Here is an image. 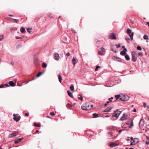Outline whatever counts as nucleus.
<instances>
[{"instance_id":"1","label":"nucleus","mask_w":149,"mask_h":149,"mask_svg":"<svg viewBox=\"0 0 149 149\" xmlns=\"http://www.w3.org/2000/svg\"><path fill=\"white\" fill-rule=\"evenodd\" d=\"M93 105L90 104L89 102H86L83 104L81 106V109L84 110H88L91 109Z\"/></svg>"},{"instance_id":"2","label":"nucleus","mask_w":149,"mask_h":149,"mask_svg":"<svg viewBox=\"0 0 149 149\" xmlns=\"http://www.w3.org/2000/svg\"><path fill=\"white\" fill-rule=\"evenodd\" d=\"M121 113V111H120L118 110H116L114 111V113L113 114L112 116L113 117L116 118H117L119 117Z\"/></svg>"},{"instance_id":"3","label":"nucleus","mask_w":149,"mask_h":149,"mask_svg":"<svg viewBox=\"0 0 149 149\" xmlns=\"http://www.w3.org/2000/svg\"><path fill=\"white\" fill-rule=\"evenodd\" d=\"M129 99V97L127 95H124L123 96H122L120 98V100L123 101H127Z\"/></svg>"},{"instance_id":"4","label":"nucleus","mask_w":149,"mask_h":149,"mask_svg":"<svg viewBox=\"0 0 149 149\" xmlns=\"http://www.w3.org/2000/svg\"><path fill=\"white\" fill-rule=\"evenodd\" d=\"M139 142V140L137 138H134V139H132L131 141V145L132 146L137 143Z\"/></svg>"},{"instance_id":"5","label":"nucleus","mask_w":149,"mask_h":149,"mask_svg":"<svg viewBox=\"0 0 149 149\" xmlns=\"http://www.w3.org/2000/svg\"><path fill=\"white\" fill-rule=\"evenodd\" d=\"M132 60L134 62H135L136 60L137 57L135 55V52H132Z\"/></svg>"},{"instance_id":"6","label":"nucleus","mask_w":149,"mask_h":149,"mask_svg":"<svg viewBox=\"0 0 149 149\" xmlns=\"http://www.w3.org/2000/svg\"><path fill=\"white\" fill-rule=\"evenodd\" d=\"M13 119L17 122H18L19 120L20 117L19 116H17V114H14L13 115Z\"/></svg>"},{"instance_id":"7","label":"nucleus","mask_w":149,"mask_h":149,"mask_svg":"<svg viewBox=\"0 0 149 149\" xmlns=\"http://www.w3.org/2000/svg\"><path fill=\"white\" fill-rule=\"evenodd\" d=\"M116 34L115 33H112L109 35V38L111 39H116Z\"/></svg>"},{"instance_id":"8","label":"nucleus","mask_w":149,"mask_h":149,"mask_svg":"<svg viewBox=\"0 0 149 149\" xmlns=\"http://www.w3.org/2000/svg\"><path fill=\"white\" fill-rule=\"evenodd\" d=\"M54 58L56 60H58L60 58L59 54L57 53H55L54 54Z\"/></svg>"},{"instance_id":"9","label":"nucleus","mask_w":149,"mask_h":149,"mask_svg":"<svg viewBox=\"0 0 149 149\" xmlns=\"http://www.w3.org/2000/svg\"><path fill=\"white\" fill-rule=\"evenodd\" d=\"M18 133L16 132H15L12 133L8 135V137L10 138H11L14 136H15L16 135L18 134Z\"/></svg>"},{"instance_id":"10","label":"nucleus","mask_w":149,"mask_h":149,"mask_svg":"<svg viewBox=\"0 0 149 149\" xmlns=\"http://www.w3.org/2000/svg\"><path fill=\"white\" fill-rule=\"evenodd\" d=\"M127 115L126 114L124 113L123 114V115L121 118L120 120H125L127 119Z\"/></svg>"},{"instance_id":"11","label":"nucleus","mask_w":149,"mask_h":149,"mask_svg":"<svg viewBox=\"0 0 149 149\" xmlns=\"http://www.w3.org/2000/svg\"><path fill=\"white\" fill-rule=\"evenodd\" d=\"M144 120L142 119L141 120L139 123V125L140 127H142L144 125Z\"/></svg>"},{"instance_id":"12","label":"nucleus","mask_w":149,"mask_h":149,"mask_svg":"<svg viewBox=\"0 0 149 149\" xmlns=\"http://www.w3.org/2000/svg\"><path fill=\"white\" fill-rule=\"evenodd\" d=\"M33 61L35 65L37 67L39 64L38 59L36 58H34Z\"/></svg>"},{"instance_id":"13","label":"nucleus","mask_w":149,"mask_h":149,"mask_svg":"<svg viewBox=\"0 0 149 149\" xmlns=\"http://www.w3.org/2000/svg\"><path fill=\"white\" fill-rule=\"evenodd\" d=\"M109 144L110 146L112 147H114L117 146L118 145V144L117 143H115L112 142H110Z\"/></svg>"},{"instance_id":"14","label":"nucleus","mask_w":149,"mask_h":149,"mask_svg":"<svg viewBox=\"0 0 149 149\" xmlns=\"http://www.w3.org/2000/svg\"><path fill=\"white\" fill-rule=\"evenodd\" d=\"M134 34L133 32H132L129 34V36H130L131 40H133Z\"/></svg>"},{"instance_id":"15","label":"nucleus","mask_w":149,"mask_h":149,"mask_svg":"<svg viewBox=\"0 0 149 149\" xmlns=\"http://www.w3.org/2000/svg\"><path fill=\"white\" fill-rule=\"evenodd\" d=\"M23 139V138L17 139L15 141V143H18L19 141H21Z\"/></svg>"},{"instance_id":"16","label":"nucleus","mask_w":149,"mask_h":149,"mask_svg":"<svg viewBox=\"0 0 149 149\" xmlns=\"http://www.w3.org/2000/svg\"><path fill=\"white\" fill-rule=\"evenodd\" d=\"M113 108L112 107H109L107 108V109L104 110V112H109Z\"/></svg>"},{"instance_id":"17","label":"nucleus","mask_w":149,"mask_h":149,"mask_svg":"<svg viewBox=\"0 0 149 149\" xmlns=\"http://www.w3.org/2000/svg\"><path fill=\"white\" fill-rule=\"evenodd\" d=\"M67 93L68 95L71 97H73V95L72 93L70 91L68 90L67 91Z\"/></svg>"},{"instance_id":"18","label":"nucleus","mask_w":149,"mask_h":149,"mask_svg":"<svg viewBox=\"0 0 149 149\" xmlns=\"http://www.w3.org/2000/svg\"><path fill=\"white\" fill-rule=\"evenodd\" d=\"M59 81L61 83V81L62 80V77L60 74H58V75Z\"/></svg>"},{"instance_id":"19","label":"nucleus","mask_w":149,"mask_h":149,"mask_svg":"<svg viewBox=\"0 0 149 149\" xmlns=\"http://www.w3.org/2000/svg\"><path fill=\"white\" fill-rule=\"evenodd\" d=\"M9 84L10 85V86H15V84L14 82L12 81H10L9 82Z\"/></svg>"},{"instance_id":"20","label":"nucleus","mask_w":149,"mask_h":149,"mask_svg":"<svg viewBox=\"0 0 149 149\" xmlns=\"http://www.w3.org/2000/svg\"><path fill=\"white\" fill-rule=\"evenodd\" d=\"M125 58L127 61H129L130 59V56L127 54H126L125 55Z\"/></svg>"},{"instance_id":"21","label":"nucleus","mask_w":149,"mask_h":149,"mask_svg":"<svg viewBox=\"0 0 149 149\" xmlns=\"http://www.w3.org/2000/svg\"><path fill=\"white\" fill-rule=\"evenodd\" d=\"M93 118H96L98 117V114L96 113H94L93 114Z\"/></svg>"},{"instance_id":"22","label":"nucleus","mask_w":149,"mask_h":149,"mask_svg":"<svg viewBox=\"0 0 149 149\" xmlns=\"http://www.w3.org/2000/svg\"><path fill=\"white\" fill-rule=\"evenodd\" d=\"M120 54L122 55H126V53L123 50L120 52Z\"/></svg>"},{"instance_id":"23","label":"nucleus","mask_w":149,"mask_h":149,"mask_svg":"<svg viewBox=\"0 0 149 149\" xmlns=\"http://www.w3.org/2000/svg\"><path fill=\"white\" fill-rule=\"evenodd\" d=\"M20 31L22 32L23 33L25 31V29L24 27H22L20 29Z\"/></svg>"},{"instance_id":"24","label":"nucleus","mask_w":149,"mask_h":149,"mask_svg":"<svg viewBox=\"0 0 149 149\" xmlns=\"http://www.w3.org/2000/svg\"><path fill=\"white\" fill-rule=\"evenodd\" d=\"M144 40H148V36L146 35H144L143 37Z\"/></svg>"},{"instance_id":"25","label":"nucleus","mask_w":149,"mask_h":149,"mask_svg":"<svg viewBox=\"0 0 149 149\" xmlns=\"http://www.w3.org/2000/svg\"><path fill=\"white\" fill-rule=\"evenodd\" d=\"M127 32L128 33L130 34L132 33V31L130 29L128 28L127 29Z\"/></svg>"},{"instance_id":"26","label":"nucleus","mask_w":149,"mask_h":149,"mask_svg":"<svg viewBox=\"0 0 149 149\" xmlns=\"http://www.w3.org/2000/svg\"><path fill=\"white\" fill-rule=\"evenodd\" d=\"M130 123H131V125L129 127V128H132L133 126V121L131 122Z\"/></svg>"},{"instance_id":"27","label":"nucleus","mask_w":149,"mask_h":149,"mask_svg":"<svg viewBox=\"0 0 149 149\" xmlns=\"http://www.w3.org/2000/svg\"><path fill=\"white\" fill-rule=\"evenodd\" d=\"M115 97H116V100H118L120 97L121 96L120 95H115Z\"/></svg>"},{"instance_id":"28","label":"nucleus","mask_w":149,"mask_h":149,"mask_svg":"<svg viewBox=\"0 0 149 149\" xmlns=\"http://www.w3.org/2000/svg\"><path fill=\"white\" fill-rule=\"evenodd\" d=\"M42 66L44 68H45L47 66V65L45 63H43L42 64Z\"/></svg>"},{"instance_id":"29","label":"nucleus","mask_w":149,"mask_h":149,"mask_svg":"<svg viewBox=\"0 0 149 149\" xmlns=\"http://www.w3.org/2000/svg\"><path fill=\"white\" fill-rule=\"evenodd\" d=\"M70 89L71 91H73L74 90V87L73 85H71L70 86Z\"/></svg>"},{"instance_id":"30","label":"nucleus","mask_w":149,"mask_h":149,"mask_svg":"<svg viewBox=\"0 0 149 149\" xmlns=\"http://www.w3.org/2000/svg\"><path fill=\"white\" fill-rule=\"evenodd\" d=\"M34 126L38 127H40V125L39 124L37 123H35L34 124Z\"/></svg>"},{"instance_id":"31","label":"nucleus","mask_w":149,"mask_h":149,"mask_svg":"<svg viewBox=\"0 0 149 149\" xmlns=\"http://www.w3.org/2000/svg\"><path fill=\"white\" fill-rule=\"evenodd\" d=\"M4 36L3 35L0 36V41L4 39Z\"/></svg>"},{"instance_id":"32","label":"nucleus","mask_w":149,"mask_h":149,"mask_svg":"<svg viewBox=\"0 0 149 149\" xmlns=\"http://www.w3.org/2000/svg\"><path fill=\"white\" fill-rule=\"evenodd\" d=\"M137 49L139 50H141L142 48L140 46H138L137 47Z\"/></svg>"},{"instance_id":"33","label":"nucleus","mask_w":149,"mask_h":149,"mask_svg":"<svg viewBox=\"0 0 149 149\" xmlns=\"http://www.w3.org/2000/svg\"><path fill=\"white\" fill-rule=\"evenodd\" d=\"M31 30V28H28L27 29V31L28 32H29L30 33H31V31H30Z\"/></svg>"},{"instance_id":"34","label":"nucleus","mask_w":149,"mask_h":149,"mask_svg":"<svg viewBox=\"0 0 149 149\" xmlns=\"http://www.w3.org/2000/svg\"><path fill=\"white\" fill-rule=\"evenodd\" d=\"M101 51L103 52H105V49L103 47H101L100 49Z\"/></svg>"},{"instance_id":"35","label":"nucleus","mask_w":149,"mask_h":149,"mask_svg":"<svg viewBox=\"0 0 149 149\" xmlns=\"http://www.w3.org/2000/svg\"><path fill=\"white\" fill-rule=\"evenodd\" d=\"M42 73V72H40L36 76L37 77H39L41 74Z\"/></svg>"},{"instance_id":"36","label":"nucleus","mask_w":149,"mask_h":149,"mask_svg":"<svg viewBox=\"0 0 149 149\" xmlns=\"http://www.w3.org/2000/svg\"><path fill=\"white\" fill-rule=\"evenodd\" d=\"M125 40L126 41H127V42L129 43H130V39L129 38H126Z\"/></svg>"},{"instance_id":"37","label":"nucleus","mask_w":149,"mask_h":149,"mask_svg":"<svg viewBox=\"0 0 149 149\" xmlns=\"http://www.w3.org/2000/svg\"><path fill=\"white\" fill-rule=\"evenodd\" d=\"M98 54L100 55H103V54L102 52V51H99L98 52Z\"/></svg>"},{"instance_id":"38","label":"nucleus","mask_w":149,"mask_h":149,"mask_svg":"<svg viewBox=\"0 0 149 149\" xmlns=\"http://www.w3.org/2000/svg\"><path fill=\"white\" fill-rule=\"evenodd\" d=\"M113 57L114 58H116L117 59H118L117 60V61H120L121 60V59L120 58H118L117 57H115V56H114Z\"/></svg>"},{"instance_id":"39","label":"nucleus","mask_w":149,"mask_h":149,"mask_svg":"<svg viewBox=\"0 0 149 149\" xmlns=\"http://www.w3.org/2000/svg\"><path fill=\"white\" fill-rule=\"evenodd\" d=\"M80 97H78V99L79 100H80L81 101L83 100V98H82V96L81 95H80Z\"/></svg>"},{"instance_id":"40","label":"nucleus","mask_w":149,"mask_h":149,"mask_svg":"<svg viewBox=\"0 0 149 149\" xmlns=\"http://www.w3.org/2000/svg\"><path fill=\"white\" fill-rule=\"evenodd\" d=\"M111 50L115 52V53H116L117 52V51L116 50H113V47H111Z\"/></svg>"},{"instance_id":"41","label":"nucleus","mask_w":149,"mask_h":149,"mask_svg":"<svg viewBox=\"0 0 149 149\" xmlns=\"http://www.w3.org/2000/svg\"><path fill=\"white\" fill-rule=\"evenodd\" d=\"M71 30H72V32L73 33H76V31L74 30V29H71Z\"/></svg>"},{"instance_id":"42","label":"nucleus","mask_w":149,"mask_h":149,"mask_svg":"<svg viewBox=\"0 0 149 149\" xmlns=\"http://www.w3.org/2000/svg\"><path fill=\"white\" fill-rule=\"evenodd\" d=\"M67 106L71 107H72V105L69 103H68L67 104Z\"/></svg>"},{"instance_id":"43","label":"nucleus","mask_w":149,"mask_h":149,"mask_svg":"<svg viewBox=\"0 0 149 149\" xmlns=\"http://www.w3.org/2000/svg\"><path fill=\"white\" fill-rule=\"evenodd\" d=\"M100 68V66H97L96 68H95V70L97 71V70L98 69Z\"/></svg>"},{"instance_id":"44","label":"nucleus","mask_w":149,"mask_h":149,"mask_svg":"<svg viewBox=\"0 0 149 149\" xmlns=\"http://www.w3.org/2000/svg\"><path fill=\"white\" fill-rule=\"evenodd\" d=\"M116 46L117 48H118L120 47V44H119L118 45H116Z\"/></svg>"},{"instance_id":"45","label":"nucleus","mask_w":149,"mask_h":149,"mask_svg":"<svg viewBox=\"0 0 149 149\" xmlns=\"http://www.w3.org/2000/svg\"><path fill=\"white\" fill-rule=\"evenodd\" d=\"M113 99V97H111V98H109V101L110 102H111L112 101V100Z\"/></svg>"},{"instance_id":"46","label":"nucleus","mask_w":149,"mask_h":149,"mask_svg":"<svg viewBox=\"0 0 149 149\" xmlns=\"http://www.w3.org/2000/svg\"><path fill=\"white\" fill-rule=\"evenodd\" d=\"M50 114L51 115H55V114L54 113V112H51L50 113Z\"/></svg>"},{"instance_id":"47","label":"nucleus","mask_w":149,"mask_h":149,"mask_svg":"<svg viewBox=\"0 0 149 149\" xmlns=\"http://www.w3.org/2000/svg\"><path fill=\"white\" fill-rule=\"evenodd\" d=\"M125 130L124 129L121 130H119L118 131V132H119V133H120L122 131H124Z\"/></svg>"},{"instance_id":"48","label":"nucleus","mask_w":149,"mask_h":149,"mask_svg":"<svg viewBox=\"0 0 149 149\" xmlns=\"http://www.w3.org/2000/svg\"><path fill=\"white\" fill-rule=\"evenodd\" d=\"M11 19H13V20H15V21L18 22L19 21V20L17 19H13V18H11Z\"/></svg>"},{"instance_id":"49","label":"nucleus","mask_w":149,"mask_h":149,"mask_svg":"<svg viewBox=\"0 0 149 149\" xmlns=\"http://www.w3.org/2000/svg\"><path fill=\"white\" fill-rule=\"evenodd\" d=\"M138 55H139V56H143V54H142V53L141 52H139L138 53Z\"/></svg>"},{"instance_id":"50","label":"nucleus","mask_w":149,"mask_h":149,"mask_svg":"<svg viewBox=\"0 0 149 149\" xmlns=\"http://www.w3.org/2000/svg\"><path fill=\"white\" fill-rule=\"evenodd\" d=\"M15 38L16 39H21L22 38L21 37H16Z\"/></svg>"},{"instance_id":"51","label":"nucleus","mask_w":149,"mask_h":149,"mask_svg":"<svg viewBox=\"0 0 149 149\" xmlns=\"http://www.w3.org/2000/svg\"><path fill=\"white\" fill-rule=\"evenodd\" d=\"M76 61V58L74 57L73 58L72 61L73 62H74Z\"/></svg>"},{"instance_id":"52","label":"nucleus","mask_w":149,"mask_h":149,"mask_svg":"<svg viewBox=\"0 0 149 149\" xmlns=\"http://www.w3.org/2000/svg\"><path fill=\"white\" fill-rule=\"evenodd\" d=\"M143 106H144V107L145 108L146 106V104L145 103H144L143 104Z\"/></svg>"},{"instance_id":"53","label":"nucleus","mask_w":149,"mask_h":149,"mask_svg":"<svg viewBox=\"0 0 149 149\" xmlns=\"http://www.w3.org/2000/svg\"><path fill=\"white\" fill-rule=\"evenodd\" d=\"M125 52H127V49L126 48H124V49L123 50Z\"/></svg>"},{"instance_id":"54","label":"nucleus","mask_w":149,"mask_h":149,"mask_svg":"<svg viewBox=\"0 0 149 149\" xmlns=\"http://www.w3.org/2000/svg\"><path fill=\"white\" fill-rule=\"evenodd\" d=\"M70 55V53H68L66 54V55L67 56H69Z\"/></svg>"},{"instance_id":"55","label":"nucleus","mask_w":149,"mask_h":149,"mask_svg":"<svg viewBox=\"0 0 149 149\" xmlns=\"http://www.w3.org/2000/svg\"><path fill=\"white\" fill-rule=\"evenodd\" d=\"M29 113H26L25 114V116H29Z\"/></svg>"},{"instance_id":"56","label":"nucleus","mask_w":149,"mask_h":149,"mask_svg":"<svg viewBox=\"0 0 149 149\" xmlns=\"http://www.w3.org/2000/svg\"><path fill=\"white\" fill-rule=\"evenodd\" d=\"M10 64L11 65H13L14 64V62H13V61H12V62H11Z\"/></svg>"},{"instance_id":"57","label":"nucleus","mask_w":149,"mask_h":149,"mask_svg":"<svg viewBox=\"0 0 149 149\" xmlns=\"http://www.w3.org/2000/svg\"><path fill=\"white\" fill-rule=\"evenodd\" d=\"M146 144L147 145H149V142L146 141Z\"/></svg>"},{"instance_id":"58","label":"nucleus","mask_w":149,"mask_h":149,"mask_svg":"<svg viewBox=\"0 0 149 149\" xmlns=\"http://www.w3.org/2000/svg\"><path fill=\"white\" fill-rule=\"evenodd\" d=\"M109 135H111L112 134L111 132H109Z\"/></svg>"},{"instance_id":"59","label":"nucleus","mask_w":149,"mask_h":149,"mask_svg":"<svg viewBox=\"0 0 149 149\" xmlns=\"http://www.w3.org/2000/svg\"><path fill=\"white\" fill-rule=\"evenodd\" d=\"M133 111L134 112H136V110L135 109H134L133 110Z\"/></svg>"},{"instance_id":"60","label":"nucleus","mask_w":149,"mask_h":149,"mask_svg":"<svg viewBox=\"0 0 149 149\" xmlns=\"http://www.w3.org/2000/svg\"><path fill=\"white\" fill-rule=\"evenodd\" d=\"M3 85L2 86H0V88H3Z\"/></svg>"},{"instance_id":"61","label":"nucleus","mask_w":149,"mask_h":149,"mask_svg":"<svg viewBox=\"0 0 149 149\" xmlns=\"http://www.w3.org/2000/svg\"><path fill=\"white\" fill-rule=\"evenodd\" d=\"M8 16H11V17H12V16H13V15H8Z\"/></svg>"},{"instance_id":"62","label":"nucleus","mask_w":149,"mask_h":149,"mask_svg":"<svg viewBox=\"0 0 149 149\" xmlns=\"http://www.w3.org/2000/svg\"><path fill=\"white\" fill-rule=\"evenodd\" d=\"M146 24L149 26V22H147Z\"/></svg>"},{"instance_id":"63","label":"nucleus","mask_w":149,"mask_h":149,"mask_svg":"<svg viewBox=\"0 0 149 149\" xmlns=\"http://www.w3.org/2000/svg\"><path fill=\"white\" fill-rule=\"evenodd\" d=\"M127 141H130V139H127Z\"/></svg>"},{"instance_id":"64","label":"nucleus","mask_w":149,"mask_h":149,"mask_svg":"<svg viewBox=\"0 0 149 149\" xmlns=\"http://www.w3.org/2000/svg\"><path fill=\"white\" fill-rule=\"evenodd\" d=\"M125 47L124 46H123L122 47V48L124 49V48H125Z\"/></svg>"}]
</instances>
